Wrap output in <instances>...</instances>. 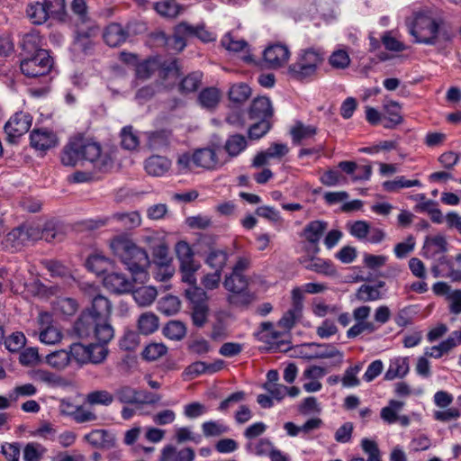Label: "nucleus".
I'll use <instances>...</instances> for the list:
<instances>
[{"mask_svg": "<svg viewBox=\"0 0 461 461\" xmlns=\"http://www.w3.org/2000/svg\"><path fill=\"white\" fill-rule=\"evenodd\" d=\"M61 164L65 167H77L84 161L90 162L99 172H107L113 167V158L102 150L98 142L89 140L82 136L69 139L60 153Z\"/></svg>", "mask_w": 461, "mask_h": 461, "instance_id": "nucleus-1", "label": "nucleus"}, {"mask_svg": "<svg viewBox=\"0 0 461 461\" xmlns=\"http://www.w3.org/2000/svg\"><path fill=\"white\" fill-rule=\"evenodd\" d=\"M110 248L114 256L131 272L134 282L144 283L148 280L147 267L149 265V258L145 249L125 235L113 238L110 242Z\"/></svg>", "mask_w": 461, "mask_h": 461, "instance_id": "nucleus-2", "label": "nucleus"}, {"mask_svg": "<svg viewBox=\"0 0 461 461\" xmlns=\"http://www.w3.org/2000/svg\"><path fill=\"white\" fill-rule=\"evenodd\" d=\"M325 60V52L321 48L309 47L300 50L294 61L287 68V75L293 80L308 83L317 77Z\"/></svg>", "mask_w": 461, "mask_h": 461, "instance_id": "nucleus-3", "label": "nucleus"}, {"mask_svg": "<svg viewBox=\"0 0 461 461\" xmlns=\"http://www.w3.org/2000/svg\"><path fill=\"white\" fill-rule=\"evenodd\" d=\"M75 332L82 339L92 335L103 343H108L114 336V330L109 322H101L91 313L84 311L74 325Z\"/></svg>", "mask_w": 461, "mask_h": 461, "instance_id": "nucleus-4", "label": "nucleus"}, {"mask_svg": "<svg viewBox=\"0 0 461 461\" xmlns=\"http://www.w3.org/2000/svg\"><path fill=\"white\" fill-rule=\"evenodd\" d=\"M441 20H437L424 14H418L410 26L409 32L415 41L434 45L437 41Z\"/></svg>", "mask_w": 461, "mask_h": 461, "instance_id": "nucleus-5", "label": "nucleus"}, {"mask_svg": "<svg viewBox=\"0 0 461 461\" xmlns=\"http://www.w3.org/2000/svg\"><path fill=\"white\" fill-rule=\"evenodd\" d=\"M53 67V59L46 50H38L32 57L23 59L20 63L22 73L32 78L48 75Z\"/></svg>", "mask_w": 461, "mask_h": 461, "instance_id": "nucleus-6", "label": "nucleus"}, {"mask_svg": "<svg viewBox=\"0 0 461 461\" xmlns=\"http://www.w3.org/2000/svg\"><path fill=\"white\" fill-rule=\"evenodd\" d=\"M185 295L191 303V318L193 324L203 327L208 320L209 306L206 293L201 287L194 286L185 290Z\"/></svg>", "mask_w": 461, "mask_h": 461, "instance_id": "nucleus-7", "label": "nucleus"}, {"mask_svg": "<svg viewBox=\"0 0 461 461\" xmlns=\"http://www.w3.org/2000/svg\"><path fill=\"white\" fill-rule=\"evenodd\" d=\"M41 238V233L38 226L23 224L7 234L6 245L14 251H17Z\"/></svg>", "mask_w": 461, "mask_h": 461, "instance_id": "nucleus-8", "label": "nucleus"}, {"mask_svg": "<svg viewBox=\"0 0 461 461\" xmlns=\"http://www.w3.org/2000/svg\"><path fill=\"white\" fill-rule=\"evenodd\" d=\"M32 117L29 113L17 112L5 123V131L10 142H15L31 128Z\"/></svg>", "mask_w": 461, "mask_h": 461, "instance_id": "nucleus-9", "label": "nucleus"}, {"mask_svg": "<svg viewBox=\"0 0 461 461\" xmlns=\"http://www.w3.org/2000/svg\"><path fill=\"white\" fill-rule=\"evenodd\" d=\"M248 285V277L244 274L234 271L226 276L223 281V286L226 290L240 295L241 304H249L253 301V295L247 291Z\"/></svg>", "mask_w": 461, "mask_h": 461, "instance_id": "nucleus-10", "label": "nucleus"}, {"mask_svg": "<svg viewBox=\"0 0 461 461\" xmlns=\"http://www.w3.org/2000/svg\"><path fill=\"white\" fill-rule=\"evenodd\" d=\"M220 149L203 148L196 149L193 154V163L196 167L213 170L225 163L220 157Z\"/></svg>", "mask_w": 461, "mask_h": 461, "instance_id": "nucleus-11", "label": "nucleus"}, {"mask_svg": "<svg viewBox=\"0 0 461 461\" xmlns=\"http://www.w3.org/2000/svg\"><path fill=\"white\" fill-rule=\"evenodd\" d=\"M301 353L308 359L339 357L342 362L343 353L332 345L308 343L302 346Z\"/></svg>", "mask_w": 461, "mask_h": 461, "instance_id": "nucleus-12", "label": "nucleus"}, {"mask_svg": "<svg viewBox=\"0 0 461 461\" xmlns=\"http://www.w3.org/2000/svg\"><path fill=\"white\" fill-rule=\"evenodd\" d=\"M328 228L325 221H312L308 222L303 230V236L311 244L307 249L308 254H318L320 252L319 242Z\"/></svg>", "mask_w": 461, "mask_h": 461, "instance_id": "nucleus-13", "label": "nucleus"}, {"mask_svg": "<svg viewBox=\"0 0 461 461\" xmlns=\"http://www.w3.org/2000/svg\"><path fill=\"white\" fill-rule=\"evenodd\" d=\"M52 322L53 317L50 312H43L39 314L40 340L47 345L55 344L61 339L59 330Z\"/></svg>", "mask_w": 461, "mask_h": 461, "instance_id": "nucleus-14", "label": "nucleus"}, {"mask_svg": "<svg viewBox=\"0 0 461 461\" xmlns=\"http://www.w3.org/2000/svg\"><path fill=\"white\" fill-rule=\"evenodd\" d=\"M290 54L286 45L281 43L272 44L264 50V61L268 68L276 69L287 63Z\"/></svg>", "mask_w": 461, "mask_h": 461, "instance_id": "nucleus-15", "label": "nucleus"}, {"mask_svg": "<svg viewBox=\"0 0 461 461\" xmlns=\"http://www.w3.org/2000/svg\"><path fill=\"white\" fill-rule=\"evenodd\" d=\"M31 146L40 151H47L59 144L55 132L48 129H34L30 134Z\"/></svg>", "mask_w": 461, "mask_h": 461, "instance_id": "nucleus-16", "label": "nucleus"}, {"mask_svg": "<svg viewBox=\"0 0 461 461\" xmlns=\"http://www.w3.org/2000/svg\"><path fill=\"white\" fill-rule=\"evenodd\" d=\"M133 279L128 278L124 274L111 272L104 276L103 284L106 289L114 294H126L133 289Z\"/></svg>", "mask_w": 461, "mask_h": 461, "instance_id": "nucleus-17", "label": "nucleus"}, {"mask_svg": "<svg viewBox=\"0 0 461 461\" xmlns=\"http://www.w3.org/2000/svg\"><path fill=\"white\" fill-rule=\"evenodd\" d=\"M315 255L316 254L301 257L299 262L307 270L324 276H333L336 270L332 262L329 259L315 257Z\"/></svg>", "mask_w": 461, "mask_h": 461, "instance_id": "nucleus-18", "label": "nucleus"}, {"mask_svg": "<svg viewBox=\"0 0 461 461\" xmlns=\"http://www.w3.org/2000/svg\"><path fill=\"white\" fill-rule=\"evenodd\" d=\"M112 309L113 306L108 298L100 294H96L93 295L91 306L86 311L104 323L109 322Z\"/></svg>", "mask_w": 461, "mask_h": 461, "instance_id": "nucleus-19", "label": "nucleus"}, {"mask_svg": "<svg viewBox=\"0 0 461 461\" xmlns=\"http://www.w3.org/2000/svg\"><path fill=\"white\" fill-rule=\"evenodd\" d=\"M273 115V108L270 100L267 97H258L253 100L249 116L250 120H267Z\"/></svg>", "mask_w": 461, "mask_h": 461, "instance_id": "nucleus-20", "label": "nucleus"}, {"mask_svg": "<svg viewBox=\"0 0 461 461\" xmlns=\"http://www.w3.org/2000/svg\"><path fill=\"white\" fill-rule=\"evenodd\" d=\"M447 250V242L442 235L427 238L422 247V255L427 258H433Z\"/></svg>", "mask_w": 461, "mask_h": 461, "instance_id": "nucleus-21", "label": "nucleus"}, {"mask_svg": "<svg viewBox=\"0 0 461 461\" xmlns=\"http://www.w3.org/2000/svg\"><path fill=\"white\" fill-rule=\"evenodd\" d=\"M171 161L163 156L154 155L145 161L146 172L153 176H162L169 171Z\"/></svg>", "mask_w": 461, "mask_h": 461, "instance_id": "nucleus-22", "label": "nucleus"}, {"mask_svg": "<svg viewBox=\"0 0 461 461\" xmlns=\"http://www.w3.org/2000/svg\"><path fill=\"white\" fill-rule=\"evenodd\" d=\"M194 451L185 447L179 451L172 445H167L161 450L159 461H194Z\"/></svg>", "mask_w": 461, "mask_h": 461, "instance_id": "nucleus-23", "label": "nucleus"}, {"mask_svg": "<svg viewBox=\"0 0 461 461\" xmlns=\"http://www.w3.org/2000/svg\"><path fill=\"white\" fill-rule=\"evenodd\" d=\"M147 145L150 149L160 150L170 144L171 131L167 130H158L145 132Z\"/></svg>", "mask_w": 461, "mask_h": 461, "instance_id": "nucleus-24", "label": "nucleus"}, {"mask_svg": "<svg viewBox=\"0 0 461 461\" xmlns=\"http://www.w3.org/2000/svg\"><path fill=\"white\" fill-rule=\"evenodd\" d=\"M103 37L107 45L117 47L126 41L128 32L121 24L111 23L105 28Z\"/></svg>", "mask_w": 461, "mask_h": 461, "instance_id": "nucleus-25", "label": "nucleus"}, {"mask_svg": "<svg viewBox=\"0 0 461 461\" xmlns=\"http://www.w3.org/2000/svg\"><path fill=\"white\" fill-rule=\"evenodd\" d=\"M189 23H181L174 29V33L167 40V44L176 50L181 51L186 45V39L189 37Z\"/></svg>", "mask_w": 461, "mask_h": 461, "instance_id": "nucleus-26", "label": "nucleus"}, {"mask_svg": "<svg viewBox=\"0 0 461 461\" xmlns=\"http://www.w3.org/2000/svg\"><path fill=\"white\" fill-rule=\"evenodd\" d=\"M409 370L410 366L408 357H395L391 360L388 369L385 372L384 379L393 380L397 377L402 378L409 373Z\"/></svg>", "mask_w": 461, "mask_h": 461, "instance_id": "nucleus-27", "label": "nucleus"}, {"mask_svg": "<svg viewBox=\"0 0 461 461\" xmlns=\"http://www.w3.org/2000/svg\"><path fill=\"white\" fill-rule=\"evenodd\" d=\"M317 127L313 125H305L301 122H296L292 127L290 133L293 142L296 145L302 143L303 140L312 139L317 133Z\"/></svg>", "mask_w": 461, "mask_h": 461, "instance_id": "nucleus-28", "label": "nucleus"}, {"mask_svg": "<svg viewBox=\"0 0 461 461\" xmlns=\"http://www.w3.org/2000/svg\"><path fill=\"white\" fill-rule=\"evenodd\" d=\"M86 267L96 275L104 274L112 266V261L101 253H93L86 262Z\"/></svg>", "mask_w": 461, "mask_h": 461, "instance_id": "nucleus-29", "label": "nucleus"}, {"mask_svg": "<svg viewBox=\"0 0 461 461\" xmlns=\"http://www.w3.org/2000/svg\"><path fill=\"white\" fill-rule=\"evenodd\" d=\"M383 108L387 119L385 128H393L402 122V107L398 102L387 101L383 104Z\"/></svg>", "mask_w": 461, "mask_h": 461, "instance_id": "nucleus-30", "label": "nucleus"}, {"mask_svg": "<svg viewBox=\"0 0 461 461\" xmlns=\"http://www.w3.org/2000/svg\"><path fill=\"white\" fill-rule=\"evenodd\" d=\"M113 396L122 403L138 404L140 402L141 391L129 385H122L115 390Z\"/></svg>", "mask_w": 461, "mask_h": 461, "instance_id": "nucleus-31", "label": "nucleus"}, {"mask_svg": "<svg viewBox=\"0 0 461 461\" xmlns=\"http://www.w3.org/2000/svg\"><path fill=\"white\" fill-rule=\"evenodd\" d=\"M131 292H132L134 301L143 307L150 305L158 295L157 289L154 286H141Z\"/></svg>", "mask_w": 461, "mask_h": 461, "instance_id": "nucleus-32", "label": "nucleus"}, {"mask_svg": "<svg viewBox=\"0 0 461 461\" xmlns=\"http://www.w3.org/2000/svg\"><path fill=\"white\" fill-rule=\"evenodd\" d=\"M158 329V318L150 312L142 313L138 320V330L143 335H149Z\"/></svg>", "mask_w": 461, "mask_h": 461, "instance_id": "nucleus-33", "label": "nucleus"}, {"mask_svg": "<svg viewBox=\"0 0 461 461\" xmlns=\"http://www.w3.org/2000/svg\"><path fill=\"white\" fill-rule=\"evenodd\" d=\"M457 346L456 339L452 336L443 340L437 346L425 348V356L434 358H440L444 354L448 353Z\"/></svg>", "mask_w": 461, "mask_h": 461, "instance_id": "nucleus-34", "label": "nucleus"}, {"mask_svg": "<svg viewBox=\"0 0 461 461\" xmlns=\"http://www.w3.org/2000/svg\"><path fill=\"white\" fill-rule=\"evenodd\" d=\"M32 380L41 383L50 387L59 386L62 384V379L59 375L44 369H36L31 373Z\"/></svg>", "mask_w": 461, "mask_h": 461, "instance_id": "nucleus-35", "label": "nucleus"}, {"mask_svg": "<svg viewBox=\"0 0 461 461\" xmlns=\"http://www.w3.org/2000/svg\"><path fill=\"white\" fill-rule=\"evenodd\" d=\"M247 148V140L243 135L233 134L227 139L224 149L230 157H237Z\"/></svg>", "mask_w": 461, "mask_h": 461, "instance_id": "nucleus-36", "label": "nucleus"}, {"mask_svg": "<svg viewBox=\"0 0 461 461\" xmlns=\"http://www.w3.org/2000/svg\"><path fill=\"white\" fill-rule=\"evenodd\" d=\"M383 186L388 192H397L402 188L421 186V183L418 179L411 180L407 179L404 176H400L393 180L384 182Z\"/></svg>", "mask_w": 461, "mask_h": 461, "instance_id": "nucleus-37", "label": "nucleus"}, {"mask_svg": "<svg viewBox=\"0 0 461 461\" xmlns=\"http://www.w3.org/2000/svg\"><path fill=\"white\" fill-rule=\"evenodd\" d=\"M26 13L32 23L34 24H42L49 18H51L43 3L40 2L28 5Z\"/></svg>", "mask_w": 461, "mask_h": 461, "instance_id": "nucleus-38", "label": "nucleus"}, {"mask_svg": "<svg viewBox=\"0 0 461 461\" xmlns=\"http://www.w3.org/2000/svg\"><path fill=\"white\" fill-rule=\"evenodd\" d=\"M200 267V263L196 262L195 260L180 264L179 270L181 273L182 281L190 285L191 287L197 286L195 273L199 270Z\"/></svg>", "mask_w": 461, "mask_h": 461, "instance_id": "nucleus-39", "label": "nucleus"}, {"mask_svg": "<svg viewBox=\"0 0 461 461\" xmlns=\"http://www.w3.org/2000/svg\"><path fill=\"white\" fill-rule=\"evenodd\" d=\"M403 405V402L390 400L388 405L381 410V419L388 424L395 423L398 420V412L402 409Z\"/></svg>", "mask_w": 461, "mask_h": 461, "instance_id": "nucleus-40", "label": "nucleus"}, {"mask_svg": "<svg viewBox=\"0 0 461 461\" xmlns=\"http://www.w3.org/2000/svg\"><path fill=\"white\" fill-rule=\"evenodd\" d=\"M228 261V253L221 249L211 250L205 259V263L214 269L221 273Z\"/></svg>", "mask_w": 461, "mask_h": 461, "instance_id": "nucleus-41", "label": "nucleus"}, {"mask_svg": "<svg viewBox=\"0 0 461 461\" xmlns=\"http://www.w3.org/2000/svg\"><path fill=\"white\" fill-rule=\"evenodd\" d=\"M230 428L219 420H208L202 424V431L204 437H219L228 433Z\"/></svg>", "mask_w": 461, "mask_h": 461, "instance_id": "nucleus-42", "label": "nucleus"}, {"mask_svg": "<svg viewBox=\"0 0 461 461\" xmlns=\"http://www.w3.org/2000/svg\"><path fill=\"white\" fill-rule=\"evenodd\" d=\"M164 335L172 340H181L186 333L185 324L179 321H170L164 328Z\"/></svg>", "mask_w": 461, "mask_h": 461, "instance_id": "nucleus-43", "label": "nucleus"}, {"mask_svg": "<svg viewBox=\"0 0 461 461\" xmlns=\"http://www.w3.org/2000/svg\"><path fill=\"white\" fill-rule=\"evenodd\" d=\"M46 361L50 366L56 369H63L71 361L70 354L67 350H58L49 354L46 357Z\"/></svg>", "mask_w": 461, "mask_h": 461, "instance_id": "nucleus-44", "label": "nucleus"}, {"mask_svg": "<svg viewBox=\"0 0 461 461\" xmlns=\"http://www.w3.org/2000/svg\"><path fill=\"white\" fill-rule=\"evenodd\" d=\"M113 218L126 229H134L141 223V217L138 212H117L113 214Z\"/></svg>", "mask_w": 461, "mask_h": 461, "instance_id": "nucleus-45", "label": "nucleus"}, {"mask_svg": "<svg viewBox=\"0 0 461 461\" xmlns=\"http://www.w3.org/2000/svg\"><path fill=\"white\" fill-rule=\"evenodd\" d=\"M47 449L41 444L30 442L23 448L24 461H41Z\"/></svg>", "mask_w": 461, "mask_h": 461, "instance_id": "nucleus-46", "label": "nucleus"}, {"mask_svg": "<svg viewBox=\"0 0 461 461\" xmlns=\"http://www.w3.org/2000/svg\"><path fill=\"white\" fill-rule=\"evenodd\" d=\"M113 394L106 390L93 391L86 395V402L91 405L100 404L108 406L113 403Z\"/></svg>", "mask_w": 461, "mask_h": 461, "instance_id": "nucleus-47", "label": "nucleus"}, {"mask_svg": "<svg viewBox=\"0 0 461 461\" xmlns=\"http://www.w3.org/2000/svg\"><path fill=\"white\" fill-rule=\"evenodd\" d=\"M356 298L360 302H373L382 298V294L371 285H362L356 293Z\"/></svg>", "mask_w": 461, "mask_h": 461, "instance_id": "nucleus-48", "label": "nucleus"}, {"mask_svg": "<svg viewBox=\"0 0 461 461\" xmlns=\"http://www.w3.org/2000/svg\"><path fill=\"white\" fill-rule=\"evenodd\" d=\"M329 64L334 69H345L350 64V58L345 50H334L329 57Z\"/></svg>", "mask_w": 461, "mask_h": 461, "instance_id": "nucleus-49", "label": "nucleus"}, {"mask_svg": "<svg viewBox=\"0 0 461 461\" xmlns=\"http://www.w3.org/2000/svg\"><path fill=\"white\" fill-rule=\"evenodd\" d=\"M199 101L202 106L205 108H213L220 101V92L214 87L205 88L200 93Z\"/></svg>", "mask_w": 461, "mask_h": 461, "instance_id": "nucleus-50", "label": "nucleus"}, {"mask_svg": "<svg viewBox=\"0 0 461 461\" xmlns=\"http://www.w3.org/2000/svg\"><path fill=\"white\" fill-rule=\"evenodd\" d=\"M70 360L76 361L79 365L89 363L88 345L74 343L70 346Z\"/></svg>", "mask_w": 461, "mask_h": 461, "instance_id": "nucleus-51", "label": "nucleus"}, {"mask_svg": "<svg viewBox=\"0 0 461 461\" xmlns=\"http://www.w3.org/2000/svg\"><path fill=\"white\" fill-rule=\"evenodd\" d=\"M202 81V73L193 72L187 75L179 85L182 93H191L196 91Z\"/></svg>", "mask_w": 461, "mask_h": 461, "instance_id": "nucleus-52", "label": "nucleus"}, {"mask_svg": "<svg viewBox=\"0 0 461 461\" xmlns=\"http://www.w3.org/2000/svg\"><path fill=\"white\" fill-rule=\"evenodd\" d=\"M98 342L99 343L88 345V352L90 355L89 363L100 364L107 357L108 349L105 347L107 343H103L101 341Z\"/></svg>", "mask_w": 461, "mask_h": 461, "instance_id": "nucleus-53", "label": "nucleus"}, {"mask_svg": "<svg viewBox=\"0 0 461 461\" xmlns=\"http://www.w3.org/2000/svg\"><path fill=\"white\" fill-rule=\"evenodd\" d=\"M361 369L362 366L360 364L348 367L341 378L342 385L347 388L358 386L360 380L357 377V374Z\"/></svg>", "mask_w": 461, "mask_h": 461, "instance_id": "nucleus-54", "label": "nucleus"}, {"mask_svg": "<svg viewBox=\"0 0 461 461\" xmlns=\"http://www.w3.org/2000/svg\"><path fill=\"white\" fill-rule=\"evenodd\" d=\"M43 5L51 18L63 19L66 12L65 0H44Z\"/></svg>", "mask_w": 461, "mask_h": 461, "instance_id": "nucleus-55", "label": "nucleus"}, {"mask_svg": "<svg viewBox=\"0 0 461 461\" xmlns=\"http://www.w3.org/2000/svg\"><path fill=\"white\" fill-rule=\"evenodd\" d=\"M154 8L160 15L165 17H176L179 14V7L174 0L158 2Z\"/></svg>", "mask_w": 461, "mask_h": 461, "instance_id": "nucleus-56", "label": "nucleus"}, {"mask_svg": "<svg viewBox=\"0 0 461 461\" xmlns=\"http://www.w3.org/2000/svg\"><path fill=\"white\" fill-rule=\"evenodd\" d=\"M251 91L248 85L240 84L230 87L229 96L230 101L234 103H242L250 96Z\"/></svg>", "mask_w": 461, "mask_h": 461, "instance_id": "nucleus-57", "label": "nucleus"}, {"mask_svg": "<svg viewBox=\"0 0 461 461\" xmlns=\"http://www.w3.org/2000/svg\"><path fill=\"white\" fill-rule=\"evenodd\" d=\"M167 353V347L162 343H150L142 351L146 360L154 361Z\"/></svg>", "mask_w": 461, "mask_h": 461, "instance_id": "nucleus-58", "label": "nucleus"}, {"mask_svg": "<svg viewBox=\"0 0 461 461\" xmlns=\"http://www.w3.org/2000/svg\"><path fill=\"white\" fill-rule=\"evenodd\" d=\"M271 128V124L267 120H258L249 128V138L250 140H258L266 135Z\"/></svg>", "mask_w": 461, "mask_h": 461, "instance_id": "nucleus-59", "label": "nucleus"}, {"mask_svg": "<svg viewBox=\"0 0 461 461\" xmlns=\"http://www.w3.org/2000/svg\"><path fill=\"white\" fill-rule=\"evenodd\" d=\"M122 146L125 149L132 150L139 146V138L133 133L131 126L124 127L121 133Z\"/></svg>", "mask_w": 461, "mask_h": 461, "instance_id": "nucleus-60", "label": "nucleus"}, {"mask_svg": "<svg viewBox=\"0 0 461 461\" xmlns=\"http://www.w3.org/2000/svg\"><path fill=\"white\" fill-rule=\"evenodd\" d=\"M28 289L31 293L39 297H49L50 295L56 294L58 292V287H48L39 280H34L29 285Z\"/></svg>", "mask_w": 461, "mask_h": 461, "instance_id": "nucleus-61", "label": "nucleus"}, {"mask_svg": "<svg viewBox=\"0 0 461 461\" xmlns=\"http://www.w3.org/2000/svg\"><path fill=\"white\" fill-rule=\"evenodd\" d=\"M176 254L180 264L194 261V251L186 241H179L176 245Z\"/></svg>", "mask_w": 461, "mask_h": 461, "instance_id": "nucleus-62", "label": "nucleus"}, {"mask_svg": "<svg viewBox=\"0 0 461 461\" xmlns=\"http://www.w3.org/2000/svg\"><path fill=\"white\" fill-rule=\"evenodd\" d=\"M361 447L368 456L367 461L381 460V453L375 441L365 438L361 440Z\"/></svg>", "mask_w": 461, "mask_h": 461, "instance_id": "nucleus-63", "label": "nucleus"}, {"mask_svg": "<svg viewBox=\"0 0 461 461\" xmlns=\"http://www.w3.org/2000/svg\"><path fill=\"white\" fill-rule=\"evenodd\" d=\"M26 338L22 332H14L5 339V344L6 348L11 352H17L24 347Z\"/></svg>", "mask_w": 461, "mask_h": 461, "instance_id": "nucleus-64", "label": "nucleus"}]
</instances>
